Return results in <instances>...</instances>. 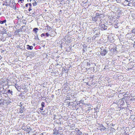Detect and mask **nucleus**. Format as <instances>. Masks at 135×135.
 <instances>
[{
  "label": "nucleus",
  "mask_w": 135,
  "mask_h": 135,
  "mask_svg": "<svg viewBox=\"0 0 135 135\" xmlns=\"http://www.w3.org/2000/svg\"><path fill=\"white\" fill-rule=\"evenodd\" d=\"M102 14L98 13H96V16L93 18V21L96 22L98 20V19L101 18V16Z\"/></svg>",
  "instance_id": "1"
},
{
  "label": "nucleus",
  "mask_w": 135,
  "mask_h": 135,
  "mask_svg": "<svg viewBox=\"0 0 135 135\" xmlns=\"http://www.w3.org/2000/svg\"><path fill=\"white\" fill-rule=\"evenodd\" d=\"M9 6L11 8H12L15 10H16V3L14 1H12L11 3H10Z\"/></svg>",
  "instance_id": "2"
},
{
  "label": "nucleus",
  "mask_w": 135,
  "mask_h": 135,
  "mask_svg": "<svg viewBox=\"0 0 135 135\" xmlns=\"http://www.w3.org/2000/svg\"><path fill=\"white\" fill-rule=\"evenodd\" d=\"M11 3V0H5L3 1V5L6 6H9Z\"/></svg>",
  "instance_id": "3"
},
{
  "label": "nucleus",
  "mask_w": 135,
  "mask_h": 135,
  "mask_svg": "<svg viewBox=\"0 0 135 135\" xmlns=\"http://www.w3.org/2000/svg\"><path fill=\"white\" fill-rule=\"evenodd\" d=\"M100 27L101 29L102 30H105L107 28V27L104 24L101 25Z\"/></svg>",
  "instance_id": "4"
},
{
  "label": "nucleus",
  "mask_w": 135,
  "mask_h": 135,
  "mask_svg": "<svg viewBox=\"0 0 135 135\" xmlns=\"http://www.w3.org/2000/svg\"><path fill=\"white\" fill-rule=\"evenodd\" d=\"M107 51L105 49H104L102 51H101L100 52V54L102 56H104L107 54Z\"/></svg>",
  "instance_id": "5"
},
{
  "label": "nucleus",
  "mask_w": 135,
  "mask_h": 135,
  "mask_svg": "<svg viewBox=\"0 0 135 135\" xmlns=\"http://www.w3.org/2000/svg\"><path fill=\"white\" fill-rule=\"evenodd\" d=\"M75 133H76L75 135H81L82 133L80 132L79 130L75 131Z\"/></svg>",
  "instance_id": "6"
},
{
  "label": "nucleus",
  "mask_w": 135,
  "mask_h": 135,
  "mask_svg": "<svg viewBox=\"0 0 135 135\" xmlns=\"http://www.w3.org/2000/svg\"><path fill=\"white\" fill-rule=\"evenodd\" d=\"M27 49H28L31 50L33 49V47L32 46H30L29 45H27Z\"/></svg>",
  "instance_id": "7"
},
{
  "label": "nucleus",
  "mask_w": 135,
  "mask_h": 135,
  "mask_svg": "<svg viewBox=\"0 0 135 135\" xmlns=\"http://www.w3.org/2000/svg\"><path fill=\"white\" fill-rule=\"evenodd\" d=\"M54 133L53 134L57 135L59 133V132L58 131L56 130V129H54Z\"/></svg>",
  "instance_id": "8"
},
{
  "label": "nucleus",
  "mask_w": 135,
  "mask_h": 135,
  "mask_svg": "<svg viewBox=\"0 0 135 135\" xmlns=\"http://www.w3.org/2000/svg\"><path fill=\"white\" fill-rule=\"evenodd\" d=\"M102 127L100 129V130L101 131H104L105 130L106 128L104 127L102 124Z\"/></svg>",
  "instance_id": "9"
},
{
  "label": "nucleus",
  "mask_w": 135,
  "mask_h": 135,
  "mask_svg": "<svg viewBox=\"0 0 135 135\" xmlns=\"http://www.w3.org/2000/svg\"><path fill=\"white\" fill-rule=\"evenodd\" d=\"M6 22V20H4L3 21H2L0 20V23L1 24H3L4 23H5Z\"/></svg>",
  "instance_id": "10"
},
{
  "label": "nucleus",
  "mask_w": 135,
  "mask_h": 135,
  "mask_svg": "<svg viewBox=\"0 0 135 135\" xmlns=\"http://www.w3.org/2000/svg\"><path fill=\"white\" fill-rule=\"evenodd\" d=\"M23 108H21L19 109L20 112L21 113H23Z\"/></svg>",
  "instance_id": "11"
},
{
  "label": "nucleus",
  "mask_w": 135,
  "mask_h": 135,
  "mask_svg": "<svg viewBox=\"0 0 135 135\" xmlns=\"http://www.w3.org/2000/svg\"><path fill=\"white\" fill-rule=\"evenodd\" d=\"M38 30V28H36L33 29V31L35 32V33H36L37 32V31Z\"/></svg>",
  "instance_id": "12"
},
{
  "label": "nucleus",
  "mask_w": 135,
  "mask_h": 135,
  "mask_svg": "<svg viewBox=\"0 0 135 135\" xmlns=\"http://www.w3.org/2000/svg\"><path fill=\"white\" fill-rule=\"evenodd\" d=\"M37 2L35 1L34 3H32L33 5L34 6H36L37 5Z\"/></svg>",
  "instance_id": "13"
},
{
  "label": "nucleus",
  "mask_w": 135,
  "mask_h": 135,
  "mask_svg": "<svg viewBox=\"0 0 135 135\" xmlns=\"http://www.w3.org/2000/svg\"><path fill=\"white\" fill-rule=\"evenodd\" d=\"M45 104L44 102H42V103H41V105L42 107L43 108L44 107H45Z\"/></svg>",
  "instance_id": "14"
},
{
  "label": "nucleus",
  "mask_w": 135,
  "mask_h": 135,
  "mask_svg": "<svg viewBox=\"0 0 135 135\" xmlns=\"http://www.w3.org/2000/svg\"><path fill=\"white\" fill-rule=\"evenodd\" d=\"M46 27H47L48 30H50L51 28L49 26V25H47L46 26Z\"/></svg>",
  "instance_id": "15"
},
{
  "label": "nucleus",
  "mask_w": 135,
  "mask_h": 135,
  "mask_svg": "<svg viewBox=\"0 0 135 135\" xmlns=\"http://www.w3.org/2000/svg\"><path fill=\"white\" fill-rule=\"evenodd\" d=\"M66 103H67L66 105H68L69 106L70 105V102H69V101L67 102Z\"/></svg>",
  "instance_id": "16"
},
{
  "label": "nucleus",
  "mask_w": 135,
  "mask_h": 135,
  "mask_svg": "<svg viewBox=\"0 0 135 135\" xmlns=\"http://www.w3.org/2000/svg\"><path fill=\"white\" fill-rule=\"evenodd\" d=\"M8 93H11L12 94V91H11V90H8Z\"/></svg>",
  "instance_id": "17"
},
{
  "label": "nucleus",
  "mask_w": 135,
  "mask_h": 135,
  "mask_svg": "<svg viewBox=\"0 0 135 135\" xmlns=\"http://www.w3.org/2000/svg\"><path fill=\"white\" fill-rule=\"evenodd\" d=\"M114 27L115 28H117L118 27V26L117 25V24H116L114 25Z\"/></svg>",
  "instance_id": "18"
},
{
  "label": "nucleus",
  "mask_w": 135,
  "mask_h": 135,
  "mask_svg": "<svg viewBox=\"0 0 135 135\" xmlns=\"http://www.w3.org/2000/svg\"><path fill=\"white\" fill-rule=\"evenodd\" d=\"M32 9V8L31 7H30L28 9V11L29 12H30Z\"/></svg>",
  "instance_id": "19"
},
{
  "label": "nucleus",
  "mask_w": 135,
  "mask_h": 135,
  "mask_svg": "<svg viewBox=\"0 0 135 135\" xmlns=\"http://www.w3.org/2000/svg\"><path fill=\"white\" fill-rule=\"evenodd\" d=\"M45 34H44V33H42L41 35V37H42L43 36H45Z\"/></svg>",
  "instance_id": "20"
},
{
  "label": "nucleus",
  "mask_w": 135,
  "mask_h": 135,
  "mask_svg": "<svg viewBox=\"0 0 135 135\" xmlns=\"http://www.w3.org/2000/svg\"><path fill=\"white\" fill-rule=\"evenodd\" d=\"M46 36L47 37H49L50 36V34L48 33H46Z\"/></svg>",
  "instance_id": "21"
},
{
  "label": "nucleus",
  "mask_w": 135,
  "mask_h": 135,
  "mask_svg": "<svg viewBox=\"0 0 135 135\" xmlns=\"http://www.w3.org/2000/svg\"><path fill=\"white\" fill-rule=\"evenodd\" d=\"M24 0H18V2L19 3L20 2L23 1V2Z\"/></svg>",
  "instance_id": "22"
},
{
  "label": "nucleus",
  "mask_w": 135,
  "mask_h": 135,
  "mask_svg": "<svg viewBox=\"0 0 135 135\" xmlns=\"http://www.w3.org/2000/svg\"><path fill=\"white\" fill-rule=\"evenodd\" d=\"M96 37H97V36H93V40H94L95 39Z\"/></svg>",
  "instance_id": "23"
},
{
  "label": "nucleus",
  "mask_w": 135,
  "mask_h": 135,
  "mask_svg": "<svg viewBox=\"0 0 135 135\" xmlns=\"http://www.w3.org/2000/svg\"><path fill=\"white\" fill-rule=\"evenodd\" d=\"M132 5L133 6L135 7V2L133 3Z\"/></svg>",
  "instance_id": "24"
},
{
  "label": "nucleus",
  "mask_w": 135,
  "mask_h": 135,
  "mask_svg": "<svg viewBox=\"0 0 135 135\" xmlns=\"http://www.w3.org/2000/svg\"><path fill=\"white\" fill-rule=\"evenodd\" d=\"M86 64L87 66H90V63L88 62H87Z\"/></svg>",
  "instance_id": "25"
},
{
  "label": "nucleus",
  "mask_w": 135,
  "mask_h": 135,
  "mask_svg": "<svg viewBox=\"0 0 135 135\" xmlns=\"http://www.w3.org/2000/svg\"><path fill=\"white\" fill-rule=\"evenodd\" d=\"M40 109L41 110H43V107H41L40 108Z\"/></svg>",
  "instance_id": "26"
},
{
  "label": "nucleus",
  "mask_w": 135,
  "mask_h": 135,
  "mask_svg": "<svg viewBox=\"0 0 135 135\" xmlns=\"http://www.w3.org/2000/svg\"><path fill=\"white\" fill-rule=\"evenodd\" d=\"M28 4L29 5V6H30V7H31L32 6V4L31 3H29Z\"/></svg>",
  "instance_id": "27"
},
{
  "label": "nucleus",
  "mask_w": 135,
  "mask_h": 135,
  "mask_svg": "<svg viewBox=\"0 0 135 135\" xmlns=\"http://www.w3.org/2000/svg\"><path fill=\"white\" fill-rule=\"evenodd\" d=\"M133 47H135V41L134 42L133 45Z\"/></svg>",
  "instance_id": "28"
},
{
  "label": "nucleus",
  "mask_w": 135,
  "mask_h": 135,
  "mask_svg": "<svg viewBox=\"0 0 135 135\" xmlns=\"http://www.w3.org/2000/svg\"><path fill=\"white\" fill-rule=\"evenodd\" d=\"M28 4H26V5H25L26 7H28Z\"/></svg>",
  "instance_id": "29"
},
{
  "label": "nucleus",
  "mask_w": 135,
  "mask_h": 135,
  "mask_svg": "<svg viewBox=\"0 0 135 135\" xmlns=\"http://www.w3.org/2000/svg\"><path fill=\"white\" fill-rule=\"evenodd\" d=\"M6 31H5L4 32V33H7Z\"/></svg>",
  "instance_id": "30"
},
{
  "label": "nucleus",
  "mask_w": 135,
  "mask_h": 135,
  "mask_svg": "<svg viewBox=\"0 0 135 135\" xmlns=\"http://www.w3.org/2000/svg\"><path fill=\"white\" fill-rule=\"evenodd\" d=\"M125 0L126 1H127V2H129V1H128V0Z\"/></svg>",
  "instance_id": "31"
},
{
  "label": "nucleus",
  "mask_w": 135,
  "mask_h": 135,
  "mask_svg": "<svg viewBox=\"0 0 135 135\" xmlns=\"http://www.w3.org/2000/svg\"><path fill=\"white\" fill-rule=\"evenodd\" d=\"M23 27H24V26H22L21 27H22V28H23Z\"/></svg>",
  "instance_id": "32"
},
{
  "label": "nucleus",
  "mask_w": 135,
  "mask_h": 135,
  "mask_svg": "<svg viewBox=\"0 0 135 135\" xmlns=\"http://www.w3.org/2000/svg\"><path fill=\"white\" fill-rule=\"evenodd\" d=\"M31 103L32 104H33V102H31Z\"/></svg>",
  "instance_id": "33"
},
{
  "label": "nucleus",
  "mask_w": 135,
  "mask_h": 135,
  "mask_svg": "<svg viewBox=\"0 0 135 135\" xmlns=\"http://www.w3.org/2000/svg\"><path fill=\"white\" fill-rule=\"evenodd\" d=\"M66 117V116H64V117Z\"/></svg>",
  "instance_id": "34"
},
{
  "label": "nucleus",
  "mask_w": 135,
  "mask_h": 135,
  "mask_svg": "<svg viewBox=\"0 0 135 135\" xmlns=\"http://www.w3.org/2000/svg\"><path fill=\"white\" fill-rule=\"evenodd\" d=\"M66 120H67V119H68V118H66Z\"/></svg>",
  "instance_id": "35"
},
{
  "label": "nucleus",
  "mask_w": 135,
  "mask_h": 135,
  "mask_svg": "<svg viewBox=\"0 0 135 135\" xmlns=\"http://www.w3.org/2000/svg\"><path fill=\"white\" fill-rule=\"evenodd\" d=\"M33 135H35V134H33Z\"/></svg>",
  "instance_id": "36"
}]
</instances>
